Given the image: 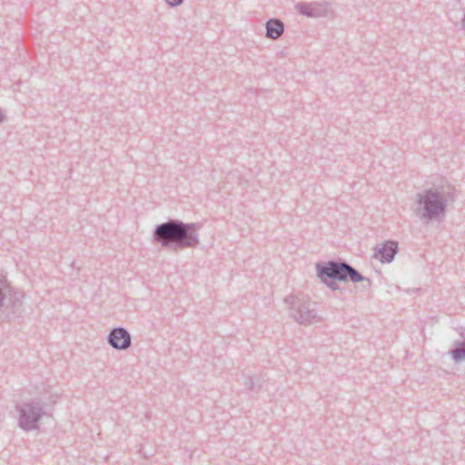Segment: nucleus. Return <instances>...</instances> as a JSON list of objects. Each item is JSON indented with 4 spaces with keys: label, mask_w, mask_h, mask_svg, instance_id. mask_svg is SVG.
I'll return each mask as SVG.
<instances>
[{
    "label": "nucleus",
    "mask_w": 465,
    "mask_h": 465,
    "mask_svg": "<svg viewBox=\"0 0 465 465\" xmlns=\"http://www.w3.org/2000/svg\"><path fill=\"white\" fill-rule=\"evenodd\" d=\"M286 303L288 315L295 322L310 326L322 322V318L319 315L316 303L299 295H289L284 299Z\"/></svg>",
    "instance_id": "4"
},
{
    "label": "nucleus",
    "mask_w": 465,
    "mask_h": 465,
    "mask_svg": "<svg viewBox=\"0 0 465 465\" xmlns=\"http://www.w3.org/2000/svg\"><path fill=\"white\" fill-rule=\"evenodd\" d=\"M11 291V282L5 272H0V309L4 306Z\"/></svg>",
    "instance_id": "10"
},
{
    "label": "nucleus",
    "mask_w": 465,
    "mask_h": 465,
    "mask_svg": "<svg viewBox=\"0 0 465 465\" xmlns=\"http://www.w3.org/2000/svg\"><path fill=\"white\" fill-rule=\"evenodd\" d=\"M200 228L199 223L169 219L155 226L153 240L160 243L163 248L172 250L195 248L200 243L198 232Z\"/></svg>",
    "instance_id": "2"
},
{
    "label": "nucleus",
    "mask_w": 465,
    "mask_h": 465,
    "mask_svg": "<svg viewBox=\"0 0 465 465\" xmlns=\"http://www.w3.org/2000/svg\"><path fill=\"white\" fill-rule=\"evenodd\" d=\"M107 342L115 350L124 351L131 347L132 337L125 328L115 327L110 331Z\"/></svg>",
    "instance_id": "7"
},
{
    "label": "nucleus",
    "mask_w": 465,
    "mask_h": 465,
    "mask_svg": "<svg viewBox=\"0 0 465 465\" xmlns=\"http://www.w3.org/2000/svg\"><path fill=\"white\" fill-rule=\"evenodd\" d=\"M18 412V426L25 431L38 429V422L45 415V411L39 402L25 401L16 405Z\"/></svg>",
    "instance_id": "5"
},
{
    "label": "nucleus",
    "mask_w": 465,
    "mask_h": 465,
    "mask_svg": "<svg viewBox=\"0 0 465 465\" xmlns=\"http://www.w3.org/2000/svg\"><path fill=\"white\" fill-rule=\"evenodd\" d=\"M454 188L450 185L434 186L417 193L411 205L413 215L420 222L441 220L448 205L454 202Z\"/></svg>",
    "instance_id": "1"
},
{
    "label": "nucleus",
    "mask_w": 465,
    "mask_h": 465,
    "mask_svg": "<svg viewBox=\"0 0 465 465\" xmlns=\"http://www.w3.org/2000/svg\"><path fill=\"white\" fill-rule=\"evenodd\" d=\"M5 120V115L4 114L2 113V110L0 109V123H3Z\"/></svg>",
    "instance_id": "16"
},
{
    "label": "nucleus",
    "mask_w": 465,
    "mask_h": 465,
    "mask_svg": "<svg viewBox=\"0 0 465 465\" xmlns=\"http://www.w3.org/2000/svg\"><path fill=\"white\" fill-rule=\"evenodd\" d=\"M453 345L455 346V348L457 347H461V346H465V338L464 337H461L460 339L455 341L453 342Z\"/></svg>",
    "instance_id": "15"
},
{
    "label": "nucleus",
    "mask_w": 465,
    "mask_h": 465,
    "mask_svg": "<svg viewBox=\"0 0 465 465\" xmlns=\"http://www.w3.org/2000/svg\"><path fill=\"white\" fill-rule=\"evenodd\" d=\"M317 276L321 281L329 278L330 280H336L340 282H346L347 280L352 282H366L367 286L370 287L371 282L369 278L361 275L354 267L346 262L329 261L327 262H319L316 264Z\"/></svg>",
    "instance_id": "3"
},
{
    "label": "nucleus",
    "mask_w": 465,
    "mask_h": 465,
    "mask_svg": "<svg viewBox=\"0 0 465 465\" xmlns=\"http://www.w3.org/2000/svg\"><path fill=\"white\" fill-rule=\"evenodd\" d=\"M374 250L373 257L375 259L381 263H390L398 252V242L395 241H385L381 244H377Z\"/></svg>",
    "instance_id": "8"
},
{
    "label": "nucleus",
    "mask_w": 465,
    "mask_h": 465,
    "mask_svg": "<svg viewBox=\"0 0 465 465\" xmlns=\"http://www.w3.org/2000/svg\"><path fill=\"white\" fill-rule=\"evenodd\" d=\"M449 353L455 362L465 361V346L454 348L450 350Z\"/></svg>",
    "instance_id": "11"
},
{
    "label": "nucleus",
    "mask_w": 465,
    "mask_h": 465,
    "mask_svg": "<svg viewBox=\"0 0 465 465\" xmlns=\"http://www.w3.org/2000/svg\"><path fill=\"white\" fill-rule=\"evenodd\" d=\"M329 278L324 279V281H322L324 282L331 290L335 291L338 290V284L334 282L335 280L328 281Z\"/></svg>",
    "instance_id": "13"
},
{
    "label": "nucleus",
    "mask_w": 465,
    "mask_h": 465,
    "mask_svg": "<svg viewBox=\"0 0 465 465\" xmlns=\"http://www.w3.org/2000/svg\"><path fill=\"white\" fill-rule=\"evenodd\" d=\"M265 36L272 40L279 39L284 33V24L278 18L269 19L265 24Z\"/></svg>",
    "instance_id": "9"
},
{
    "label": "nucleus",
    "mask_w": 465,
    "mask_h": 465,
    "mask_svg": "<svg viewBox=\"0 0 465 465\" xmlns=\"http://www.w3.org/2000/svg\"><path fill=\"white\" fill-rule=\"evenodd\" d=\"M243 384L246 389L257 391L261 388V384L256 381L255 377L246 374L244 375Z\"/></svg>",
    "instance_id": "12"
},
{
    "label": "nucleus",
    "mask_w": 465,
    "mask_h": 465,
    "mask_svg": "<svg viewBox=\"0 0 465 465\" xmlns=\"http://www.w3.org/2000/svg\"><path fill=\"white\" fill-rule=\"evenodd\" d=\"M297 13L311 18H320L327 15L329 4L326 2H300L294 5Z\"/></svg>",
    "instance_id": "6"
},
{
    "label": "nucleus",
    "mask_w": 465,
    "mask_h": 465,
    "mask_svg": "<svg viewBox=\"0 0 465 465\" xmlns=\"http://www.w3.org/2000/svg\"><path fill=\"white\" fill-rule=\"evenodd\" d=\"M184 0H164L167 5L170 7H176L181 5Z\"/></svg>",
    "instance_id": "14"
}]
</instances>
